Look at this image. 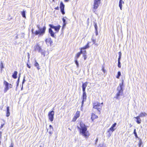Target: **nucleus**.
Listing matches in <instances>:
<instances>
[{
  "instance_id": "1",
  "label": "nucleus",
  "mask_w": 147,
  "mask_h": 147,
  "mask_svg": "<svg viewBox=\"0 0 147 147\" xmlns=\"http://www.w3.org/2000/svg\"><path fill=\"white\" fill-rule=\"evenodd\" d=\"M77 127L80 132V134L86 138H88L89 134L88 131H87L86 126L83 123L81 122L79 126H78Z\"/></svg>"
},
{
  "instance_id": "2",
  "label": "nucleus",
  "mask_w": 147,
  "mask_h": 147,
  "mask_svg": "<svg viewBox=\"0 0 147 147\" xmlns=\"http://www.w3.org/2000/svg\"><path fill=\"white\" fill-rule=\"evenodd\" d=\"M123 82L124 81L122 80V83L120 84L119 86L117 87V90L118 92L116 94V96L114 97V98L119 100L120 98V96H123V90L122 86Z\"/></svg>"
},
{
  "instance_id": "3",
  "label": "nucleus",
  "mask_w": 147,
  "mask_h": 147,
  "mask_svg": "<svg viewBox=\"0 0 147 147\" xmlns=\"http://www.w3.org/2000/svg\"><path fill=\"white\" fill-rule=\"evenodd\" d=\"M37 27L38 30L34 32V34L36 35H39V36H42L45 33L46 30V26H44L42 28H40L39 25H37Z\"/></svg>"
},
{
  "instance_id": "4",
  "label": "nucleus",
  "mask_w": 147,
  "mask_h": 147,
  "mask_svg": "<svg viewBox=\"0 0 147 147\" xmlns=\"http://www.w3.org/2000/svg\"><path fill=\"white\" fill-rule=\"evenodd\" d=\"M103 105V102L100 104L99 102H95L93 103V108L97 109L100 112Z\"/></svg>"
},
{
  "instance_id": "5",
  "label": "nucleus",
  "mask_w": 147,
  "mask_h": 147,
  "mask_svg": "<svg viewBox=\"0 0 147 147\" xmlns=\"http://www.w3.org/2000/svg\"><path fill=\"white\" fill-rule=\"evenodd\" d=\"M147 115V114L146 113L142 112L139 114V116L134 118L137 119L136 122L138 124H139L141 123L142 121L141 119L140 118V117L146 116Z\"/></svg>"
},
{
  "instance_id": "6",
  "label": "nucleus",
  "mask_w": 147,
  "mask_h": 147,
  "mask_svg": "<svg viewBox=\"0 0 147 147\" xmlns=\"http://www.w3.org/2000/svg\"><path fill=\"white\" fill-rule=\"evenodd\" d=\"M101 0H94L93 10H94V9L95 10L98 8L99 5L100 3Z\"/></svg>"
},
{
  "instance_id": "7",
  "label": "nucleus",
  "mask_w": 147,
  "mask_h": 147,
  "mask_svg": "<svg viewBox=\"0 0 147 147\" xmlns=\"http://www.w3.org/2000/svg\"><path fill=\"white\" fill-rule=\"evenodd\" d=\"M54 115V112L53 111H50L48 113V117L49 120L52 122L53 120Z\"/></svg>"
},
{
  "instance_id": "8",
  "label": "nucleus",
  "mask_w": 147,
  "mask_h": 147,
  "mask_svg": "<svg viewBox=\"0 0 147 147\" xmlns=\"http://www.w3.org/2000/svg\"><path fill=\"white\" fill-rule=\"evenodd\" d=\"M49 26L51 29H54L57 32H58L59 31L61 27L60 25H58L57 26H54L53 25L49 24Z\"/></svg>"
},
{
  "instance_id": "9",
  "label": "nucleus",
  "mask_w": 147,
  "mask_h": 147,
  "mask_svg": "<svg viewBox=\"0 0 147 147\" xmlns=\"http://www.w3.org/2000/svg\"><path fill=\"white\" fill-rule=\"evenodd\" d=\"M34 50L35 51H38L39 52H40L42 50L41 47L38 44H37L34 47Z\"/></svg>"
},
{
  "instance_id": "10",
  "label": "nucleus",
  "mask_w": 147,
  "mask_h": 147,
  "mask_svg": "<svg viewBox=\"0 0 147 147\" xmlns=\"http://www.w3.org/2000/svg\"><path fill=\"white\" fill-rule=\"evenodd\" d=\"M4 84L5 85V87L4 90V92L5 93L9 89V84L6 81H4Z\"/></svg>"
},
{
  "instance_id": "11",
  "label": "nucleus",
  "mask_w": 147,
  "mask_h": 147,
  "mask_svg": "<svg viewBox=\"0 0 147 147\" xmlns=\"http://www.w3.org/2000/svg\"><path fill=\"white\" fill-rule=\"evenodd\" d=\"M86 92H83L82 95V106L83 104L84 103V101H86Z\"/></svg>"
},
{
  "instance_id": "12",
  "label": "nucleus",
  "mask_w": 147,
  "mask_h": 147,
  "mask_svg": "<svg viewBox=\"0 0 147 147\" xmlns=\"http://www.w3.org/2000/svg\"><path fill=\"white\" fill-rule=\"evenodd\" d=\"M88 83L87 82H86L85 83H82V88L83 92H86L85 89L86 87L87 86Z\"/></svg>"
},
{
  "instance_id": "13",
  "label": "nucleus",
  "mask_w": 147,
  "mask_h": 147,
  "mask_svg": "<svg viewBox=\"0 0 147 147\" xmlns=\"http://www.w3.org/2000/svg\"><path fill=\"white\" fill-rule=\"evenodd\" d=\"M116 129V128H113L112 127H111V128L109 129L108 131V132L109 133L110 135H111L112 134L113 132L115 131Z\"/></svg>"
},
{
  "instance_id": "14",
  "label": "nucleus",
  "mask_w": 147,
  "mask_h": 147,
  "mask_svg": "<svg viewBox=\"0 0 147 147\" xmlns=\"http://www.w3.org/2000/svg\"><path fill=\"white\" fill-rule=\"evenodd\" d=\"M49 32L50 34L51 35L52 37L54 38H55V33L53 31L52 29H51V28L49 29Z\"/></svg>"
},
{
  "instance_id": "15",
  "label": "nucleus",
  "mask_w": 147,
  "mask_h": 147,
  "mask_svg": "<svg viewBox=\"0 0 147 147\" xmlns=\"http://www.w3.org/2000/svg\"><path fill=\"white\" fill-rule=\"evenodd\" d=\"M45 41L47 43V42L49 43L51 45L53 43V41L51 38L47 39Z\"/></svg>"
},
{
  "instance_id": "16",
  "label": "nucleus",
  "mask_w": 147,
  "mask_h": 147,
  "mask_svg": "<svg viewBox=\"0 0 147 147\" xmlns=\"http://www.w3.org/2000/svg\"><path fill=\"white\" fill-rule=\"evenodd\" d=\"M98 116L95 115L94 113H92L91 116V119L92 121L94 120L95 119L97 118Z\"/></svg>"
},
{
  "instance_id": "17",
  "label": "nucleus",
  "mask_w": 147,
  "mask_h": 147,
  "mask_svg": "<svg viewBox=\"0 0 147 147\" xmlns=\"http://www.w3.org/2000/svg\"><path fill=\"white\" fill-rule=\"evenodd\" d=\"M6 116L7 117L9 116L10 115L9 112V107H8L7 108L6 114Z\"/></svg>"
},
{
  "instance_id": "18",
  "label": "nucleus",
  "mask_w": 147,
  "mask_h": 147,
  "mask_svg": "<svg viewBox=\"0 0 147 147\" xmlns=\"http://www.w3.org/2000/svg\"><path fill=\"white\" fill-rule=\"evenodd\" d=\"M34 65L37 68V69L38 70L40 69V68L39 67V65L38 63H37V62L36 61V60L35 61V63L34 64Z\"/></svg>"
},
{
  "instance_id": "19",
  "label": "nucleus",
  "mask_w": 147,
  "mask_h": 147,
  "mask_svg": "<svg viewBox=\"0 0 147 147\" xmlns=\"http://www.w3.org/2000/svg\"><path fill=\"white\" fill-rule=\"evenodd\" d=\"M82 50H81L80 52L78 53L77 54L76 56L75 57V59H77L80 57V55L82 54Z\"/></svg>"
},
{
  "instance_id": "20",
  "label": "nucleus",
  "mask_w": 147,
  "mask_h": 147,
  "mask_svg": "<svg viewBox=\"0 0 147 147\" xmlns=\"http://www.w3.org/2000/svg\"><path fill=\"white\" fill-rule=\"evenodd\" d=\"M17 74L18 72L17 71H15L12 75V77L14 79L16 78H17Z\"/></svg>"
},
{
  "instance_id": "21",
  "label": "nucleus",
  "mask_w": 147,
  "mask_h": 147,
  "mask_svg": "<svg viewBox=\"0 0 147 147\" xmlns=\"http://www.w3.org/2000/svg\"><path fill=\"white\" fill-rule=\"evenodd\" d=\"M65 7L64 5L63 4V2L61 1L60 3V8L61 10H62V9H64Z\"/></svg>"
},
{
  "instance_id": "22",
  "label": "nucleus",
  "mask_w": 147,
  "mask_h": 147,
  "mask_svg": "<svg viewBox=\"0 0 147 147\" xmlns=\"http://www.w3.org/2000/svg\"><path fill=\"white\" fill-rule=\"evenodd\" d=\"M89 43L88 42L86 46H85L83 48H81V50H82V49H86L88 48L89 47Z\"/></svg>"
},
{
  "instance_id": "23",
  "label": "nucleus",
  "mask_w": 147,
  "mask_h": 147,
  "mask_svg": "<svg viewBox=\"0 0 147 147\" xmlns=\"http://www.w3.org/2000/svg\"><path fill=\"white\" fill-rule=\"evenodd\" d=\"M62 20H63V27H65L66 26V25L67 24L66 20L64 18H63L62 19Z\"/></svg>"
},
{
  "instance_id": "24",
  "label": "nucleus",
  "mask_w": 147,
  "mask_h": 147,
  "mask_svg": "<svg viewBox=\"0 0 147 147\" xmlns=\"http://www.w3.org/2000/svg\"><path fill=\"white\" fill-rule=\"evenodd\" d=\"M80 115V112L79 111H77L76 113L75 116H76L77 118H78L79 117Z\"/></svg>"
},
{
  "instance_id": "25",
  "label": "nucleus",
  "mask_w": 147,
  "mask_h": 147,
  "mask_svg": "<svg viewBox=\"0 0 147 147\" xmlns=\"http://www.w3.org/2000/svg\"><path fill=\"white\" fill-rule=\"evenodd\" d=\"M121 75V72L120 71H118L117 73V75L116 76L117 78V79H119Z\"/></svg>"
},
{
  "instance_id": "26",
  "label": "nucleus",
  "mask_w": 147,
  "mask_h": 147,
  "mask_svg": "<svg viewBox=\"0 0 147 147\" xmlns=\"http://www.w3.org/2000/svg\"><path fill=\"white\" fill-rule=\"evenodd\" d=\"M119 58L118 59V61H120L121 57V52H119Z\"/></svg>"
},
{
  "instance_id": "27",
  "label": "nucleus",
  "mask_w": 147,
  "mask_h": 147,
  "mask_svg": "<svg viewBox=\"0 0 147 147\" xmlns=\"http://www.w3.org/2000/svg\"><path fill=\"white\" fill-rule=\"evenodd\" d=\"M22 15L23 18H26L25 11H23L22 12Z\"/></svg>"
},
{
  "instance_id": "28",
  "label": "nucleus",
  "mask_w": 147,
  "mask_h": 147,
  "mask_svg": "<svg viewBox=\"0 0 147 147\" xmlns=\"http://www.w3.org/2000/svg\"><path fill=\"white\" fill-rule=\"evenodd\" d=\"M40 53H41L42 55H43V56L44 57L45 56V54L44 50H43L42 49Z\"/></svg>"
},
{
  "instance_id": "29",
  "label": "nucleus",
  "mask_w": 147,
  "mask_h": 147,
  "mask_svg": "<svg viewBox=\"0 0 147 147\" xmlns=\"http://www.w3.org/2000/svg\"><path fill=\"white\" fill-rule=\"evenodd\" d=\"M97 147H106L105 145L101 143L100 144H99V145Z\"/></svg>"
},
{
  "instance_id": "30",
  "label": "nucleus",
  "mask_w": 147,
  "mask_h": 147,
  "mask_svg": "<svg viewBox=\"0 0 147 147\" xmlns=\"http://www.w3.org/2000/svg\"><path fill=\"white\" fill-rule=\"evenodd\" d=\"M53 128L52 127L51 128H49V133L50 134H51L53 133Z\"/></svg>"
},
{
  "instance_id": "31",
  "label": "nucleus",
  "mask_w": 147,
  "mask_h": 147,
  "mask_svg": "<svg viewBox=\"0 0 147 147\" xmlns=\"http://www.w3.org/2000/svg\"><path fill=\"white\" fill-rule=\"evenodd\" d=\"M94 27L95 29V30H98V27L97 26V24L96 23H94Z\"/></svg>"
},
{
  "instance_id": "32",
  "label": "nucleus",
  "mask_w": 147,
  "mask_h": 147,
  "mask_svg": "<svg viewBox=\"0 0 147 147\" xmlns=\"http://www.w3.org/2000/svg\"><path fill=\"white\" fill-rule=\"evenodd\" d=\"M134 134L135 135V137L136 138H137L138 137V136H137V133H136V129H134Z\"/></svg>"
},
{
  "instance_id": "33",
  "label": "nucleus",
  "mask_w": 147,
  "mask_h": 147,
  "mask_svg": "<svg viewBox=\"0 0 147 147\" xmlns=\"http://www.w3.org/2000/svg\"><path fill=\"white\" fill-rule=\"evenodd\" d=\"M122 4L121 3L119 2V6L121 10L122 9Z\"/></svg>"
},
{
  "instance_id": "34",
  "label": "nucleus",
  "mask_w": 147,
  "mask_h": 147,
  "mask_svg": "<svg viewBox=\"0 0 147 147\" xmlns=\"http://www.w3.org/2000/svg\"><path fill=\"white\" fill-rule=\"evenodd\" d=\"M118 66L119 68H121V67L120 61H118Z\"/></svg>"
},
{
  "instance_id": "35",
  "label": "nucleus",
  "mask_w": 147,
  "mask_h": 147,
  "mask_svg": "<svg viewBox=\"0 0 147 147\" xmlns=\"http://www.w3.org/2000/svg\"><path fill=\"white\" fill-rule=\"evenodd\" d=\"M76 60L75 61V63L76 64V65H77V67H79V64H78V62L77 61V59H76Z\"/></svg>"
},
{
  "instance_id": "36",
  "label": "nucleus",
  "mask_w": 147,
  "mask_h": 147,
  "mask_svg": "<svg viewBox=\"0 0 147 147\" xmlns=\"http://www.w3.org/2000/svg\"><path fill=\"white\" fill-rule=\"evenodd\" d=\"M82 54H83V55H86V51H82Z\"/></svg>"
},
{
  "instance_id": "37",
  "label": "nucleus",
  "mask_w": 147,
  "mask_h": 147,
  "mask_svg": "<svg viewBox=\"0 0 147 147\" xmlns=\"http://www.w3.org/2000/svg\"><path fill=\"white\" fill-rule=\"evenodd\" d=\"M117 123H115L112 125L111 127H112L113 128H116L115 127Z\"/></svg>"
},
{
  "instance_id": "38",
  "label": "nucleus",
  "mask_w": 147,
  "mask_h": 147,
  "mask_svg": "<svg viewBox=\"0 0 147 147\" xmlns=\"http://www.w3.org/2000/svg\"><path fill=\"white\" fill-rule=\"evenodd\" d=\"M77 118H78L77 117L75 116L73 119L72 121H75L76 120Z\"/></svg>"
},
{
  "instance_id": "39",
  "label": "nucleus",
  "mask_w": 147,
  "mask_h": 147,
  "mask_svg": "<svg viewBox=\"0 0 147 147\" xmlns=\"http://www.w3.org/2000/svg\"><path fill=\"white\" fill-rule=\"evenodd\" d=\"M20 75H19V76L18 78V81L17 82V86H18V84H19V81L20 80Z\"/></svg>"
},
{
  "instance_id": "40",
  "label": "nucleus",
  "mask_w": 147,
  "mask_h": 147,
  "mask_svg": "<svg viewBox=\"0 0 147 147\" xmlns=\"http://www.w3.org/2000/svg\"><path fill=\"white\" fill-rule=\"evenodd\" d=\"M0 67L1 68V70H2V69L3 68V64L2 62L0 65Z\"/></svg>"
},
{
  "instance_id": "41",
  "label": "nucleus",
  "mask_w": 147,
  "mask_h": 147,
  "mask_svg": "<svg viewBox=\"0 0 147 147\" xmlns=\"http://www.w3.org/2000/svg\"><path fill=\"white\" fill-rule=\"evenodd\" d=\"M61 11L63 15H64L65 13V12L64 11V9L61 10Z\"/></svg>"
},
{
  "instance_id": "42",
  "label": "nucleus",
  "mask_w": 147,
  "mask_h": 147,
  "mask_svg": "<svg viewBox=\"0 0 147 147\" xmlns=\"http://www.w3.org/2000/svg\"><path fill=\"white\" fill-rule=\"evenodd\" d=\"M119 2L121 3L122 4L124 3V1H123V0H119Z\"/></svg>"
},
{
  "instance_id": "43",
  "label": "nucleus",
  "mask_w": 147,
  "mask_h": 147,
  "mask_svg": "<svg viewBox=\"0 0 147 147\" xmlns=\"http://www.w3.org/2000/svg\"><path fill=\"white\" fill-rule=\"evenodd\" d=\"M142 144V142L141 141H140L139 143V147H140L141 146V145Z\"/></svg>"
},
{
  "instance_id": "44",
  "label": "nucleus",
  "mask_w": 147,
  "mask_h": 147,
  "mask_svg": "<svg viewBox=\"0 0 147 147\" xmlns=\"http://www.w3.org/2000/svg\"><path fill=\"white\" fill-rule=\"evenodd\" d=\"M9 88H12V85L11 84H9Z\"/></svg>"
},
{
  "instance_id": "45",
  "label": "nucleus",
  "mask_w": 147,
  "mask_h": 147,
  "mask_svg": "<svg viewBox=\"0 0 147 147\" xmlns=\"http://www.w3.org/2000/svg\"><path fill=\"white\" fill-rule=\"evenodd\" d=\"M83 57H84V60H86L87 58V56L86 55H83Z\"/></svg>"
},
{
  "instance_id": "46",
  "label": "nucleus",
  "mask_w": 147,
  "mask_h": 147,
  "mask_svg": "<svg viewBox=\"0 0 147 147\" xmlns=\"http://www.w3.org/2000/svg\"><path fill=\"white\" fill-rule=\"evenodd\" d=\"M25 77H24V79H23V81H22V84H23L24 83V82H25Z\"/></svg>"
},
{
  "instance_id": "47",
  "label": "nucleus",
  "mask_w": 147,
  "mask_h": 147,
  "mask_svg": "<svg viewBox=\"0 0 147 147\" xmlns=\"http://www.w3.org/2000/svg\"><path fill=\"white\" fill-rule=\"evenodd\" d=\"M98 138H97L96 139V141H95V144H96L97 142H98Z\"/></svg>"
},
{
  "instance_id": "48",
  "label": "nucleus",
  "mask_w": 147,
  "mask_h": 147,
  "mask_svg": "<svg viewBox=\"0 0 147 147\" xmlns=\"http://www.w3.org/2000/svg\"><path fill=\"white\" fill-rule=\"evenodd\" d=\"M27 66L29 68H31L30 66L29 65L28 63L27 64Z\"/></svg>"
},
{
  "instance_id": "49",
  "label": "nucleus",
  "mask_w": 147,
  "mask_h": 147,
  "mask_svg": "<svg viewBox=\"0 0 147 147\" xmlns=\"http://www.w3.org/2000/svg\"><path fill=\"white\" fill-rule=\"evenodd\" d=\"M102 71L104 72V73H105V70L103 67H102Z\"/></svg>"
},
{
  "instance_id": "50",
  "label": "nucleus",
  "mask_w": 147,
  "mask_h": 147,
  "mask_svg": "<svg viewBox=\"0 0 147 147\" xmlns=\"http://www.w3.org/2000/svg\"><path fill=\"white\" fill-rule=\"evenodd\" d=\"M95 33H96V35H98V30H95Z\"/></svg>"
},
{
  "instance_id": "51",
  "label": "nucleus",
  "mask_w": 147,
  "mask_h": 147,
  "mask_svg": "<svg viewBox=\"0 0 147 147\" xmlns=\"http://www.w3.org/2000/svg\"><path fill=\"white\" fill-rule=\"evenodd\" d=\"M92 41L93 42L94 44L95 43V40L92 39Z\"/></svg>"
},
{
  "instance_id": "52",
  "label": "nucleus",
  "mask_w": 147,
  "mask_h": 147,
  "mask_svg": "<svg viewBox=\"0 0 147 147\" xmlns=\"http://www.w3.org/2000/svg\"><path fill=\"white\" fill-rule=\"evenodd\" d=\"M28 59H29L30 57V55H29V53H28Z\"/></svg>"
},
{
  "instance_id": "53",
  "label": "nucleus",
  "mask_w": 147,
  "mask_h": 147,
  "mask_svg": "<svg viewBox=\"0 0 147 147\" xmlns=\"http://www.w3.org/2000/svg\"><path fill=\"white\" fill-rule=\"evenodd\" d=\"M55 9L56 10H59V7L58 6L57 7H56L55 8Z\"/></svg>"
},
{
  "instance_id": "54",
  "label": "nucleus",
  "mask_w": 147,
  "mask_h": 147,
  "mask_svg": "<svg viewBox=\"0 0 147 147\" xmlns=\"http://www.w3.org/2000/svg\"><path fill=\"white\" fill-rule=\"evenodd\" d=\"M4 124H1V127H0L1 128H2L3 127V126H4Z\"/></svg>"
},
{
  "instance_id": "55",
  "label": "nucleus",
  "mask_w": 147,
  "mask_h": 147,
  "mask_svg": "<svg viewBox=\"0 0 147 147\" xmlns=\"http://www.w3.org/2000/svg\"><path fill=\"white\" fill-rule=\"evenodd\" d=\"M33 31H34V29H32V33H34V32Z\"/></svg>"
},
{
  "instance_id": "56",
  "label": "nucleus",
  "mask_w": 147,
  "mask_h": 147,
  "mask_svg": "<svg viewBox=\"0 0 147 147\" xmlns=\"http://www.w3.org/2000/svg\"><path fill=\"white\" fill-rule=\"evenodd\" d=\"M2 136V132L0 131V137Z\"/></svg>"
},
{
  "instance_id": "57",
  "label": "nucleus",
  "mask_w": 147,
  "mask_h": 147,
  "mask_svg": "<svg viewBox=\"0 0 147 147\" xmlns=\"http://www.w3.org/2000/svg\"><path fill=\"white\" fill-rule=\"evenodd\" d=\"M49 128L53 127H52V126L51 125H49Z\"/></svg>"
},
{
  "instance_id": "58",
  "label": "nucleus",
  "mask_w": 147,
  "mask_h": 147,
  "mask_svg": "<svg viewBox=\"0 0 147 147\" xmlns=\"http://www.w3.org/2000/svg\"><path fill=\"white\" fill-rule=\"evenodd\" d=\"M69 0H64L65 2H68Z\"/></svg>"
},
{
  "instance_id": "59",
  "label": "nucleus",
  "mask_w": 147,
  "mask_h": 147,
  "mask_svg": "<svg viewBox=\"0 0 147 147\" xmlns=\"http://www.w3.org/2000/svg\"><path fill=\"white\" fill-rule=\"evenodd\" d=\"M9 147H13V146L12 144Z\"/></svg>"
},
{
  "instance_id": "60",
  "label": "nucleus",
  "mask_w": 147,
  "mask_h": 147,
  "mask_svg": "<svg viewBox=\"0 0 147 147\" xmlns=\"http://www.w3.org/2000/svg\"><path fill=\"white\" fill-rule=\"evenodd\" d=\"M16 38H18V36H16Z\"/></svg>"
},
{
  "instance_id": "61",
  "label": "nucleus",
  "mask_w": 147,
  "mask_h": 147,
  "mask_svg": "<svg viewBox=\"0 0 147 147\" xmlns=\"http://www.w3.org/2000/svg\"><path fill=\"white\" fill-rule=\"evenodd\" d=\"M1 137H0V140L1 139Z\"/></svg>"
},
{
  "instance_id": "62",
  "label": "nucleus",
  "mask_w": 147,
  "mask_h": 147,
  "mask_svg": "<svg viewBox=\"0 0 147 147\" xmlns=\"http://www.w3.org/2000/svg\"><path fill=\"white\" fill-rule=\"evenodd\" d=\"M22 88L21 89L22 90Z\"/></svg>"
},
{
  "instance_id": "63",
  "label": "nucleus",
  "mask_w": 147,
  "mask_h": 147,
  "mask_svg": "<svg viewBox=\"0 0 147 147\" xmlns=\"http://www.w3.org/2000/svg\"><path fill=\"white\" fill-rule=\"evenodd\" d=\"M53 0V1H54V0Z\"/></svg>"
},
{
  "instance_id": "64",
  "label": "nucleus",
  "mask_w": 147,
  "mask_h": 147,
  "mask_svg": "<svg viewBox=\"0 0 147 147\" xmlns=\"http://www.w3.org/2000/svg\"><path fill=\"white\" fill-rule=\"evenodd\" d=\"M41 146H40V147Z\"/></svg>"
}]
</instances>
